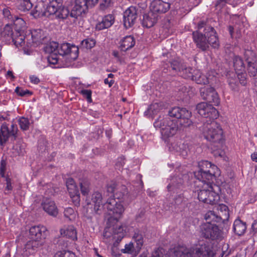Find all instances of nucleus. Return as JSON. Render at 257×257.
<instances>
[{
    "label": "nucleus",
    "mask_w": 257,
    "mask_h": 257,
    "mask_svg": "<svg viewBox=\"0 0 257 257\" xmlns=\"http://www.w3.org/2000/svg\"><path fill=\"white\" fill-rule=\"evenodd\" d=\"M171 4L162 0H154L151 4V11L154 14H160L166 13L170 9Z\"/></svg>",
    "instance_id": "14"
},
{
    "label": "nucleus",
    "mask_w": 257,
    "mask_h": 257,
    "mask_svg": "<svg viewBox=\"0 0 257 257\" xmlns=\"http://www.w3.org/2000/svg\"><path fill=\"white\" fill-rule=\"evenodd\" d=\"M198 198L200 201L207 204H214L217 202L219 199L218 195L212 191V187L202 186L198 193Z\"/></svg>",
    "instance_id": "4"
},
{
    "label": "nucleus",
    "mask_w": 257,
    "mask_h": 257,
    "mask_svg": "<svg viewBox=\"0 0 257 257\" xmlns=\"http://www.w3.org/2000/svg\"><path fill=\"white\" fill-rule=\"evenodd\" d=\"M205 138L213 143L220 142L222 139L223 132L219 124L213 120H207L202 129Z\"/></svg>",
    "instance_id": "2"
},
{
    "label": "nucleus",
    "mask_w": 257,
    "mask_h": 257,
    "mask_svg": "<svg viewBox=\"0 0 257 257\" xmlns=\"http://www.w3.org/2000/svg\"><path fill=\"white\" fill-rule=\"evenodd\" d=\"M158 19V15L150 11L148 14L144 15L143 25L147 28H151L157 22Z\"/></svg>",
    "instance_id": "22"
},
{
    "label": "nucleus",
    "mask_w": 257,
    "mask_h": 257,
    "mask_svg": "<svg viewBox=\"0 0 257 257\" xmlns=\"http://www.w3.org/2000/svg\"><path fill=\"white\" fill-rule=\"evenodd\" d=\"M135 45V40L132 36L125 37L121 41L120 48L121 51H126L133 47Z\"/></svg>",
    "instance_id": "26"
},
{
    "label": "nucleus",
    "mask_w": 257,
    "mask_h": 257,
    "mask_svg": "<svg viewBox=\"0 0 257 257\" xmlns=\"http://www.w3.org/2000/svg\"><path fill=\"white\" fill-rule=\"evenodd\" d=\"M204 219L206 222L212 223L220 222L222 220L221 217L215 213L213 211H209L206 213L204 215Z\"/></svg>",
    "instance_id": "33"
},
{
    "label": "nucleus",
    "mask_w": 257,
    "mask_h": 257,
    "mask_svg": "<svg viewBox=\"0 0 257 257\" xmlns=\"http://www.w3.org/2000/svg\"><path fill=\"white\" fill-rule=\"evenodd\" d=\"M193 80L195 81L197 83L201 84H207L209 83V78L202 74L198 70H196Z\"/></svg>",
    "instance_id": "36"
},
{
    "label": "nucleus",
    "mask_w": 257,
    "mask_h": 257,
    "mask_svg": "<svg viewBox=\"0 0 257 257\" xmlns=\"http://www.w3.org/2000/svg\"><path fill=\"white\" fill-rule=\"evenodd\" d=\"M201 236L212 240H221L223 238L222 231L214 223L206 222L199 226Z\"/></svg>",
    "instance_id": "3"
},
{
    "label": "nucleus",
    "mask_w": 257,
    "mask_h": 257,
    "mask_svg": "<svg viewBox=\"0 0 257 257\" xmlns=\"http://www.w3.org/2000/svg\"><path fill=\"white\" fill-rule=\"evenodd\" d=\"M45 243V240H42L38 239L31 238L25 244L24 249H25V255H28L33 253L35 251H37L41 248Z\"/></svg>",
    "instance_id": "15"
},
{
    "label": "nucleus",
    "mask_w": 257,
    "mask_h": 257,
    "mask_svg": "<svg viewBox=\"0 0 257 257\" xmlns=\"http://www.w3.org/2000/svg\"><path fill=\"white\" fill-rule=\"evenodd\" d=\"M180 72L185 78H189L193 80L196 70L190 67H186V65H185L183 69L181 70V72Z\"/></svg>",
    "instance_id": "39"
},
{
    "label": "nucleus",
    "mask_w": 257,
    "mask_h": 257,
    "mask_svg": "<svg viewBox=\"0 0 257 257\" xmlns=\"http://www.w3.org/2000/svg\"><path fill=\"white\" fill-rule=\"evenodd\" d=\"M62 5L61 0H52L48 5L45 11L42 14L46 17L50 15H55L58 10Z\"/></svg>",
    "instance_id": "20"
},
{
    "label": "nucleus",
    "mask_w": 257,
    "mask_h": 257,
    "mask_svg": "<svg viewBox=\"0 0 257 257\" xmlns=\"http://www.w3.org/2000/svg\"><path fill=\"white\" fill-rule=\"evenodd\" d=\"M246 61L248 63V72L249 74L252 76H255L257 74V68L254 63L249 61L248 58H246Z\"/></svg>",
    "instance_id": "46"
},
{
    "label": "nucleus",
    "mask_w": 257,
    "mask_h": 257,
    "mask_svg": "<svg viewBox=\"0 0 257 257\" xmlns=\"http://www.w3.org/2000/svg\"><path fill=\"white\" fill-rule=\"evenodd\" d=\"M171 252L175 257H191L190 247L184 244H178L171 249Z\"/></svg>",
    "instance_id": "16"
},
{
    "label": "nucleus",
    "mask_w": 257,
    "mask_h": 257,
    "mask_svg": "<svg viewBox=\"0 0 257 257\" xmlns=\"http://www.w3.org/2000/svg\"><path fill=\"white\" fill-rule=\"evenodd\" d=\"M197 112L205 118H209L208 120H213L217 118V111L212 106V104H208L206 102H201L196 106Z\"/></svg>",
    "instance_id": "6"
},
{
    "label": "nucleus",
    "mask_w": 257,
    "mask_h": 257,
    "mask_svg": "<svg viewBox=\"0 0 257 257\" xmlns=\"http://www.w3.org/2000/svg\"><path fill=\"white\" fill-rule=\"evenodd\" d=\"M133 239L136 242V247L140 249L143 245L144 240L143 235L139 231L135 232L133 235Z\"/></svg>",
    "instance_id": "44"
},
{
    "label": "nucleus",
    "mask_w": 257,
    "mask_h": 257,
    "mask_svg": "<svg viewBox=\"0 0 257 257\" xmlns=\"http://www.w3.org/2000/svg\"><path fill=\"white\" fill-rule=\"evenodd\" d=\"M79 49L74 45L63 43L58 48V54L60 55H69L70 58L75 60L78 56Z\"/></svg>",
    "instance_id": "9"
},
{
    "label": "nucleus",
    "mask_w": 257,
    "mask_h": 257,
    "mask_svg": "<svg viewBox=\"0 0 257 257\" xmlns=\"http://www.w3.org/2000/svg\"><path fill=\"white\" fill-rule=\"evenodd\" d=\"M89 7L87 0H75V5L70 13V17L77 19L83 13H85Z\"/></svg>",
    "instance_id": "12"
},
{
    "label": "nucleus",
    "mask_w": 257,
    "mask_h": 257,
    "mask_svg": "<svg viewBox=\"0 0 257 257\" xmlns=\"http://www.w3.org/2000/svg\"><path fill=\"white\" fill-rule=\"evenodd\" d=\"M48 62L52 64H56L58 63V58L56 55L51 54V56L48 58Z\"/></svg>",
    "instance_id": "58"
},
{
    "label": "nucleus",
    "mask_w": 257,
    "mask_h": 257,
    "mask_svg": "<svg viewBox=\"0 0 257 257\" xmlns=\"http://www.w3.org/2000/svg\"><path fill=\"white\" fill-rule=\"evenodd\" d=\"M11 22L14 24L15 27L16 32H24L26 27V23L23 19L14 16V21H12Z\"/></svg>",
    "instance_id": "32"
},
{
    "label": "nucleus",
    "mask_w": 257,
    "mask_h": 257,
    "mask_svg": "<svg viewBox=\"0 0 257 257\" xmlns=\"http://www.w3.org/2000/svg\"><path fill=\"white\" fill-rule=\"evenodd\" d=\"M191 257H201L203 253V248L202 246L194 248L190 247Z\"/></svg>",
    "instance_id": "50"
},
{
    "label": "nucleus",
    "mask_w": 257,
    "mask_h": 257,
    "mask_svg": "<svg viewBox=\"0 0 257 257\" xmlns=\"http://www.w3.org/2000/svg\"><path fill=\"white\" fill-rule=\"evenodd\" d=\"M215 172L213 170L205 171H196L194 172L195 178L202 184V186L210 187L211 185V181L215 177Z\"/></svg>",
    "instance_id": "11"
},
{
    "label": "nucleus",
    "mask_w": 257,
    "mask_h": 257,
    "mask_svg": "<svg viewBox=\"0 0 257 257\" xmlns=\"http://www.w3.org/2000/svg\"><path fill=\"white\" fill-rule=\"evenodd\" d=\"M138 18L137 10L134 7H130L123 13V25L126 29L132 27Z\"/></svg>",
    "instance_id": "10"
},
{
    "label": "nucleus",
    "mask_w": 257,
    "mask_h": 257,
    "mask_svg": "<svg viewBox=\"0 0 257 257\" xmlns=\"http://www.w3.org/2000/svg\"><path fill=\"white\" fill-rule=\"evenodd\" d=\"M64 216L69 220H74L76 217V213L73 208L71 207L67 208L64 211Z\"/></svg>",
    "instance_id": "47"
},
{
    "label": "nucleus",
    "mask_w": 257,
    "mask_h": 257,
    "mask_svg": "<svg viewBox=\"0 0 257 257\" xmlns=\"http://www.w3.org/2000/svg\"><path fill=\"white\" fill-rule=\"evenodd\" d=\"M32 6L30 0H21L19 9L23 11H28L32 8Z\"/></svg>",
    "instance_id": "45"
},
{
    "label": "nucleus",
    "mask_w": 257,
    "mask_h": 257,
    "mask_svg": "<svg viewBox=\"0 0 257 257\" xmlns=\"http://www.w3.org/2000/svg\"><path fill=\"white\" fill-rule=\"evenodd\" d=\"M15 34L11 25L7 24L4 28L2 32V36L5 39L6 41H10L13 38Z\"/></svg>",
    "instance_id": "34"
},
{
    "label": "nucleus",
    "mask_w": 257,
    "mask_h": 257,
    "mask_svg": "<svg viewBox=\"0 0 257 257\" xmlns=\"http://www.w3.org/2000/svg\"><path fill=\"white\" fill-rule=\"evenodd\" d=\"M192 34L194 41L198 48L203 51H205L209 48L206 39V32L205 33L204 36L198 32H194Z\"/></svg>",
    "instance_id": "17"
},
{
    "label": "nucleus",
    "mask_w": 257,
    "mask_h": 257,
    "mask_svg": "<svg viewBox=\"0 0 257 257\" xmlns=\"http://www.w3.org/2000/svg\"><path fill=\"white\" fill-rule=\"evenodd\" d=\"M233 66L236 72L242 71L244 69V65L241 57L235 56L233 59Z\"/></svg>",
    "instance_id": "38"
},
{
    "label": "nucleus",
    "mask_w": 257,
    "mask_h": 257,
    "mask_svg": "<svg viewBox=\"0 0 257 257\" xmlns=\"http://www.w3.org/2000/svg\"><path fill=\"white\" fill-rule=\"evenodd\" d=\"M31 82L34 84H38L40 82L39 79L36 76L32 75L30 77Z\"/></svg>",
    "instance_id": "63"
},
{
    "label": "nucleus",
    "mask_w": 257,
    "mask_h": 257,
    "mask_svg": "<svg viewBox=\"0 0 257 257\" xmlns=\"http://www.w3.org/2000/svg\"><path fill=\"white\" fill-rule=\"evenodd\" d=\"M30 238L45 240L47 236V229L43 225L32 226L29 229Z\"/></svg>",
    "instance_id": "13"
},
{
    "label": "nucleus",
    "mask_w": 257,
    "mask_h": 257,
    "mask_svg": "<svg viewBox=\"0 0 257 257\" xmlns=\"http://www.w3.org/2000/svg\"><path fill=\"white\" fill-rule=\"evenodd\" d=\"M114 22V17L111 15H108L105 16L102 20L98 23L96 26V29L98 30H101L110 27Z\"/></svg>",
    "instance_id": "25"
},
{
    "label": "nucleus",
    "mask_w": 257,
    "mask_h": 257,
    "mask_svg": "<svg viewBox=\"0 0 257 257\" xmlns=\"http://www.w3.org/2000/svg\"><path fill=\"white\" fill-rule=\"evenodd\" d=\"M60 232L61 235L66 236L73 240L77 239V231L73 226H65L60 229Z\"/></svg>",
    "instance_id": "24"
},
{
    "label": "nucleus",
    "mask_w": 257,
    "mask_h": 257,
    "mask_svg": "<svg viewBox=\"0 0 257 257\" xmlns=\"http://www.w3.org/2000/svg\"><path fill=\"white\" fill-rule=\"evenodd\" d=\"M66 185L67 186L68 191L71 197H75V196H77L79 193L78 189L72 178H70L67 179L66 181Z\"/></svg>",
    "instance_id": "27"
},
{
    "label": "nucleus",
    "mask_w": 257,
    "mask_h": 257,
    "mask_svg": "<svg viewBox=\"0 0 257 257\" xmlns=\"http://www.w3.org/2000/svg\"><path fill=\"white\" fill-rule=\"evenodd\" d=\"M6 169V162L5 160H2L1 162L0 166V174L2 177L5 176V172Z\"/></svg>",
    "instance_id": "56"
},
{
    "label": "nucleus",
    "mask_w": 257,
    "mask_h": 257,
    "mask_svg": "<svg viewBox=\"0 0 257 257\" xmlns=\"http://www.w3.org/2000/svg\"><path fill=\"white\" fill-rule=\"evenodd\" d=\"M69 14L70 15L69 10L67 8L63 6L62 5L55 16L57 19L64 20L67 18Z\"/></svg>",
    "instance_id": "40"
},
{
    "label": "nucleus",
    "mask_w": 257,
    "mask_h": 257,
    "mask_svg": "<svg viewBox=\"0 0 257 257\" xmlns=\"http://www.w3.org/2000/svg\"><path fill=\"white\" fill-rule=\"evenodd\" d=\"M198 166L199 168V171H203L205 172L208 170H213L215 171V170H217V167L212 164L210 162L207 161H200L198 164Z\"/></svg>",
    "instance_id": "31"
},
{
    "label": "nucleus",
    "mask_w": 257,
    "mask_h": 257,
    "mask_svg": "<svg viewBox=\"0 0 257 257\" xmlns=\"http://www.w3.org/2000/svg\"><path fill=\"white\" fill-rule=\"evenodd\" d=\"M134 248V245L133 243H129L128 244H126L125 246V251L124 252H131Z\"/></svg>",
    "instance_id": "62"
},
{
    "label": "nucleus",
    "mask_w": 257,
    "mask_h": 257,
    "mask_svg": "<svg viewBox=\"0 0 257 257\" xmlns=\"http://www.w3.org/2000/svg\"><path fill=\"white\" fill-rule=\"evenodd\" d=\"M44 210L49 215L56 216L58 213V208L54 201L50 199H46L42 203Z\"/></svg>",
    "instance_id": "18"
},
{
    "label": "nucleus",
    "mask_w": 257,
    "mask_h": 257,
    "mask_svg": "<svg viewBox=\"0 0 257 257\" xmlns=\"http://www.w3.org/2000/svg\"><path fill=\"white\" fill-rule=\"evenodd\" d=\"M3 14L5 19H7L9 22L14 21V16L12 14L9 8H5L3 10Z\"/></svg>",
    "instance_id": "51"
},
{
    "label": "nucleus",
    "mask_w": 257,
    "mask_h": 257,
    "mask_svg": "<svg viewBox=\"0 0 257 257\" xmlns=\"http://www.w3.org/2000/svg\"><path fill=\"white\" fill-rule=\"evenodd\" d=\"M5 180L6 181V190H7L8 191H11L12 190V184H11V179L8 178V177H6V179H5Z\"/></svg>",
    "instance_id": "60"
},
{
    "label": "nucleus",
    "mask_w": 257,
    "mask_h": 257,
    "mask_svg": "<svg viewBox=\"0 0 257 257\" xmlns=\"http://www.w3.org/2000/svg\"><path fill=\"white\" fill-rule=\"evenodd\" d=\"M87 204L93 205L94 212L96 213H99V211L103 208L101 194L98 192L94 193L91 196V202Z\"/></svg>",
    "instance_id": "21"
},
{
    "label": "nucleus",
    "mask_w": 257,
    "mask_h": 257,
    "mask_svg": "<svg viewBox=\"0 0 257 257\" xmlns=\"http://www.w3.org/2000/svg\"><path fill=\"white\" fill-rule=\"evenodd\" d=\"M185 65L177 60H174L171 63L172 69L176 71L181 72V70L184 67Z\"/></svg>",
    "instance_id": "53"
},
{
    "label": "nucleus",
    "mask_w": 257,
    "mask_h": 257,
    "mask_svg": "<svg viewBox=\"0 0 257 257\" xmlns=\"http://www.w3.org/2000/svg\"><path fill=\"white\" fill-rule=\"evenodd\" d=\"M228 31L232 38L234 37L236 39H238L241 36V30L238 29L236 25H235L234 27L229 26Z\"/></svg>",
    "instance_id": "42"
},
{
    "label": "nucleus",
    "mask_w": 257,
    "mask_h": 257,
    "mask_svg": "<svg viewBox=\"0 0 257 257\" xmlns=\"http://www.w3.org/2000/svg\"><path fill=\"white\" fill-rule=\"evenodd\" d=\"M185 148L186 146L182 143L181 141L172 143L169 147L171 151H175L176 152H179L181 153L182 155H185L184 151H185Z\"/></svg>",
    "instance_id": "37"
},
{
    "label": "nucleus",
    "mask_w": 257,
    "mask_h": 257,
    "mask_svg": "<svg viewBox=\"0 0 257 257\" xmlns=\"http://www.w3.org/2000/svg\"><path fill=\"white\" fill-rule=\"evenodd\" d=\"M82 45L86 48L91 49L95 45V41L92 39H86L82 41Z\"/></svg>",
    "instance_id": "54"
},
{
    "label": "nucleus",
    "mask_w": 257,
    "mask_h": 257,
    "mask_svg": "<svg viewBox=\"0 0 257 257\" xmlns=\"http://www.w3.org/2000/svg\"><path fill=\"white\" fill-rule=\"evenodd\" d=\"M104 206L107 208L108 214L116 220L120 217L124 210L120 202H117L114 198L111 197L107 200Z\"/></svg>",
    "instance_id": "5"
},
{
    "label": "nucleus",
    "mask_w": 257,
    "mask_h": 257,
    "mask_svg": "<svg viewBox=\"0 0 257 257\" xmlns=\"http://www.w3.org/2000/svg\"><path fill=\"white\" fill-rule=\"evenodd\" d=\"M59 44L56 42H51L44 48L46 53L57 55L58 54Z\"/></svg>",
    "instance_id": "35"
},
{
    "label": "nucleus",
    "mask_w": 257,
    "mask_h": 257,
    "mask_svg": "<svg viewBox=\"0 0 257 257\" xmlns=\"http://www.w3.org/2000/svg\"><path fill=\"white\" fill-rule=\"evenodd\" d=\"M19 124L20 128L23 131H26L29 128L30 122L27 118L21 117L19 120Z\"/></svg>",
    "instance_id": "49"
},
{
    "label": "nucleus",
    "mask_w": 257,
    "mask_h": 257,
    "mask_svg": "<svg viewBox=\"0 0 257 257\" xmlns=\"http://www.w3.org/2000/svg\"><path fill=\"white\" fill-rule=\"evenodd\" d=\"M205 30L207 31V32H206V36L207 37L208 45H210L214 48H218L219 46V43L214 28L207 26L205 27Z\"/></svg>",
    "instance_id": "19"
},
{
    "label": "nucleus",
    "mask_w": 257,
    "mask_h": 257,
    "mask_svg": "<svg viewBox=\"0 0 257 257\" xmlns=\"http://www.w3.org/2000/svg\"><path fill=\"white\" fill-rule=\"evenodd\" d=\"M162 250V248H158L154 250L152 253V257H163Z\"/></svg>",
    "instance_id": "59"
},
{
    "label": "nucleus",
    "mask_w": 257,
    "mask_h": 257,
    "mask_svg": "<svg viewBox=\"0 0 257 257\" xmlns=\"http://www.w3.org/2000/svg\"><path fill=\"white\" fill-rule=\"evenodd\" d=\"M200 92L201 97L209 103L214 105H218L219 104L220 100L218 94L213 87L204 86L200 89Z\"/></svg>",
    "instance_id": "7"
},
{
    "label": "nucleus",
    "mask_w": 257,
    "mask_h": 257,
    "mask_svg": "<svg viewBox=\"0 0 257 257\" xmlns=\"http://www.w3.org/2000/svg\"><path fill=\"white\" fill-rule=\"evenodd\" d=\"M17 126L15 124L12 123L10 129L7 124L3 123L0 130V144L3 145L6 143L11 136L14 137L15 139L17 137Z\"/></svg>",
    "instance_id": "8"
},
{
    "label": "nucleus",
    "mask_w": 257,
    "mask_h": 257,
    "mask_svg": "<svg viewBox=\"0 0 257 257\" xmlns=\"http://www.w3.org/2000/svg\"><path fill=\"white\" fill-rule=\"evenodd\" d=\"M162 108V105L159 103H154L150 105L148 111L152 114H156Z\"/></svg>",
    "instance_id": "48"
},
{
    "label": "nucleus",
    "mask_w": 257,
    "mask_h": 257,
    "mask_svg": "<svg viewBox=\"0 0 257 257\" xmlns=\"http://www.w3.org/2000/svg\"><path fill=\"white\" fill-rule=\"evenodd\" d=\"M81 94H82L83 96L86 98L88 102L90 103L92 102V91L90 90L83 89L81 91Z\"/></svg>",
    "instance_id": "55"
},
{
    "label": "nucleus",
    "mask_w": 257,
    "mask_h": 257,
    "mask_svg": "<svg viewBox=\"0 0 257 257\" xmlns=\"http://www.w3.org/2000/svg\"><path fill=\"white\" fill-rule=\"evenodd\" d=\"M126 233V226L125 225H119L116 226L113 229L112 239L116 243H118L124 237Z\"/></svg>",
    "instance_id": "23"
},
{
    "label": "nucleus",
    "mask_w": 257,
    "mask_h": 257,
    "mask_svg": "<svg viewBox=\"0 0 257 257\" xmlns=\"http://www.w3.org/2000/svg\"><path fill=\"white\" fill-rule=\"evenodd\" d=\"M31 35L33 43L37 44L41 43L45 37L43 31L40 29L31 31Z\"/></svg>",
    "instance_id": "29"
},
{
    "label": "nucleus",
    "mask_w": 257,
    "mask_h": 257,
    "mask_svg": "<svg viewBox=\"0 0 257 257\" xmlns=\"http://www.w3.org/2000/svg\"><path fill=\"white\" fill-rule=\"evenodd\" d=\"M229 1V0H218L216 4V7L217 8H221Z\"/></svg>",
    "instance_id": "61"
},
{
    "label": "nucleus",
    "mask_w": 257,
    "mask_h": 257,
    "mask_svg": "<svg viewBox=\"0 0 257 257\" xmlns=\"http://www.w3.org/2000/svg\"><path fill=\"white\" fill-rule=\"evenodd\" d=\"M168 114L170 117L177 119L159 116L154 123V126L160 130L162 136L164 138L172 137L178 130L192 124L190 119L192 113L185 108L174 107L169 110Z\"/></svg>",
    "instance_id": "1"
},
{
    "label": "nucleus",
    "mask_w": 257,
    "mask_h": 257,
    "mask_svg": "<svg viewBox=\"0 0 257 257\" xmlns=\"http://www.w3.org/2000/svg\"><path fill=\"white\" fill-rule=\"evenodd\" d=\"M24 32H15V35L11 40L17 46H22L25 44V37L23 34Z\"/></svg>",
    "instance_id": "30"
},
{
    "label": "nucleus",
    "mask_w": 257,
    "mask_h": 257,
    "mask_svg": "<svg viewBox=\"0 0 257 257\" xmlns=\"http://www.w3.org/2000/svg\"><path fill=\"white\" fill-rule=\"evenodd\" d=\"M80 187L81 193L83 195H85L88 194L89 191V182L86 179L80 181Z\"/></svg>",
    "instance_id": "43"
},
{
    "label": "nucleus",
    "mask_w": 257,
    "mask_h": 257,
    "mask_svg": "<svg viewBox=\"0 0 257 257\" xmlns=\"http://www.w3.org/2000/svg\"><path fill=\"white\" fill-rule=\"evenodd\" d=\"M127 188L124 185H121L116 188V192L114 193V197L118 199H122L127 194Z\"/></svg>",
    "instance_id": "41"
},
{
    "label": "nucleus",
    "mask_w": 257,
    "mask_h": 257,
    "mask_svg": "<svg viewBox=\"0 0 257 257\" xmlns=\"http://www.w3.org/2000/svg\"><path fill=\"white\" fill-rule=\"evenodd\" d=\"M246 229V223L239 219H236L233 224V230L238 235H241Z\"/></svg>",
    "instance_id": "28"
},
{
    "label": "nucleus",
    "mask_w": 257,
    "mask_h": 257,
    "mask_svg": "<svg viewBox=\"0 0 257 257\" xmlns=\"http://www.w3.org/2000/svg\"><path fill=\"white\" fill-rule=\"evenodd\" d=\"M54 257H76L75 253L70 251L63 250L56 253Z\"/></svg>",
    "instance_id": "52"
},
{
    "label": "nucleus",
    "mask_w": 257,
    "mask_h": 257,
    "mask_svg": "<svg viewBox=\"0 0 257 257\" xmlns=\"http://www.w3.org/2000/svg\"><path fill=\"white\" fill-rule=\"evenodd\" d=\"M15 92H16L19 95L23 96L26 94L29 93V90H24L21 88L17 87L15 89Z\"/></svg>",
    "instance_id": "57"
},
{
    "label": "nucleus",
    "mask_w": 257,
    "mask_h": 257,
    "mask_svg": "<svg viewBox=\"0 0 257 257\" xmlns=\"http://www.w3.org/2000/svg\"><path fill=\"white\" fill-rule=\"evenodd\" d=\"M213 153L215 157H217V156L221 157L223 155V152L221 150H214L213 152Z\"/></svg>",
    "instance_id": "64"
}]
</instances>
